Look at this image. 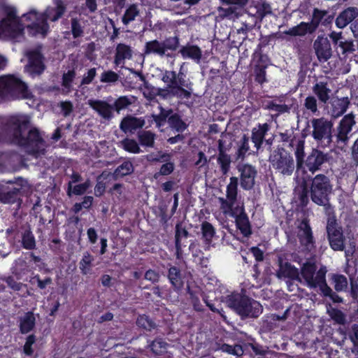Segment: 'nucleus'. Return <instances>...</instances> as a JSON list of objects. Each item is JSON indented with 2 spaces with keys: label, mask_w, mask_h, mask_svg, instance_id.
I'll return each instance as SVG.
<instances>
[{
  "label": "nucleus",
  "mask_w": 358,
  "mask_h": 358,
  "mask_svg": "<svg viewBox=\"0 0 358 358\" xmlns=\"http://www.w3.org/2000/svg\"><path fill=\"white\" fill-rule=\"evenodd\" d=\"M9 185L6 189L0 190V201L4 203H15L21 201L22 188L27 185V180L21 177L15 178V180H2Z\"/></svg>",
  "instance_id": "obj_10"
},
{
  "label": "nucleus",
  "mask_w": 358,
  "mask_h": 358,
  "mask_svg": "<svg viewBox=\"0 0 358 358\" xmlns=\"http://www.w3.org/2000/svg\"><path fill=\"white\" fill-rule=\"evenodd\" d=\"M313 127L312 136L318 142L326 143L327 145L332 141L334 124L331 120L322 117L311 120Z\"/></svg>",
  "instance_id": "obj_9"
},
{
  "label": "nucleus",
  "mask_w": 358,
  "mask_h": 358,
  "mask_svg": "<svg viewBox=\"0 0 358 358\" xmlns=\"http://www.w3.org/2000/svg\"><path fill=\"white\" fill-rule=\"evenodd\" d=\"M358 16V8L348 7L339 13L335 20L336 26L339 29L345 27Z\"/></svg>",
  "instance_id": "obj_24"
},
{
  "label": "nucleus",
  "mask_w": 358,
  "mask_h": 358,
  "mask_svg": "<svg viewBox=\"0 0 358 358\" xmlns=\"http://www.w3.org/2000/svg\"><path fill=\"white\" fill-rule=\"evenodd\" d=\"M167 278L171 285V288L177 293L180 294L184 287V280L180 268L172 266L169 264Z\"/></svg>",
  "instance_id": "obj_19"
},
{
  "label": "nucleus",
  "mask_w": 358,
  "mask_h": 358,
  "mask_svg": "<svg viewBox=\"0 0 358 358\" xmlns=\"http://www.w3.org/2000/svg\"><path fill=\"white\" fill-rule=\"evenodd\" d=\"M22 30L20 20L12 21L9 19L0 20V37L15 38L22 33Z\"/></svg>",
  "instance_id": "obj_17"
},
{
  "label": "nucleus",
  "mask_w": 358,
  "mask_h": 358,
  "mask_svg": "<svg viewBox=\"0 0 358 358\" xmlns=\"http://www.w3.org/2000/svg\"><path fill=\"white\" fill-rule=\"evenodd\" d=\"M313 92L320 101L327 103L330 99L331 90L329 87L327 82L320 81L313 85Z\"/></svg>",
  "instance_id": "obj_32"
},
{
  "label": "nucleus",
  "mask_w": 358,
  "mask_h": 358,
  "mask_svg": "<svg viewBox=\"0 0 358 358\" xmlns=\"http://www.w3.org/2000/svg\"><path fill=\"white\" fill-rule=\"evenodd\" d=\"M30 96L28 87L13 75L0 77V101L27 99Z\"/></svg>",
  "instance_id": "obj_5"
},
{
  "label": "nucleus",
  "mask_w": 358,
  "mask_h": 358,
  "mask_svg": "<svg viewBox=\"0 0 358 358\" xmlns=\"http://www.w3.org/2000/svg\"><path fill=\"white\" fill-rule=\"evenodd\" d=\"M297 237L301 245L305 250L311 252L315 249V239L308 219H303L298 226Z\"/></svg>",
  "instance_id": "obj_12"
},
{
  "label": "nucleus",
  "mask_w": 358,
  "mask_h": 358,
  "mask_svg": "<svg viewBox=\"0 0 358 358\" xmlns=\"http://www.w3.org/2000/svg\"><path fill=\"white\" fill-rule=\"evenodd\" d=\"M184 65L185 63L180 65L178 72L166 70L162 73V80L166 84L167 88L161 90V96L176 97L181 100L191 98L192 84L182 71Z\"/></svg>",
  "instance_id": "obj_3"
},
{
  "label": "nucleus",
  "mask_w": 358,
  "mask_h": 358,
  "mask_svg": "<svg viewBox=\"0 0 358 358\" xmlns=\"http://www.w3.org/2000/svg\"><path fill=\"white\" fill-rule=\"evenodd\" d=\"M94 260V257L89 252L83 253V258L79 262V268L83 275H87L90 273Z\"/></svg>",
  "instance_id": "obj_48"
},
{
  "label": "nucleus",
  "mask_w": 358,
  "mask_h": 358,
  "mask_svg": "<svg viewBox=\"0 0 358 358\" xmlns=\"http://www.w3.org/2000/svg\"><path fill=\"white\" fill-rule=\"evenodd\" d=\"M136 97L134 96H121L115 99L113 103V110L120 113L121 110L129 108L134 101Z\"/></svg>",
  "instance_id": "obj_41"
},
{
  "label": "nucleus",
  "mask_w": 358,
  "mask_h": 358,
  "mask_svg": "<svg viewBox=\"0 0 358 358\" xmlns=\"http://www.w3.org/2000/svg\"><path fill=\"white\" fill-rule=\"evenodd\" d=\"M328 159L329 155L327 153H324L321 150L314 148L308 155L305 161V166L310 172L315 173L321 169L322 165L327 162Z\"/></svg>",
  "instance_id": "obj_13"
},
{
  "label": "nucleus",
  "mask_w": 358,
  "mask_h": 358,
  "mask_svg": "<svg viewBox=\"0 0 358 358\" xmlns=\"http://www.w3.org/2000/svg\"><path fill=\"white\" fill-rule=\"evenodd\" d=\"M71 32L74 39L82 37L84 34V27L78 17L71 19Z\"/></svg>",
  "instance_id": "obj_56"
},
{
  "label": "nucleus",
  "mask_w": 358,
  "mask_h": 358,
  "mask_svg": "<svg viewBox=\"0 0 358 358\" xmlns=\"http://www.w3.org/2000/svg\"><path fill=\"white\" fill-rule=\"evenodd\" d=\"M317 278L320 282H323L319 287L321 294L323 296L329 298L334 303H340L343 302L342 297H341L336 292H334L327 285L326 279H324V276L320 274Z\"/></svg>",
  "instance_id": "obj_36"
},
{
  "label": "nucleus",
  "mask_w": 358,
  "mask_h": 358,
  "mask_svg": "<svg viewBox=\"0 0 358 358\" xmlns=\"http://www.w3.org/2000/svg\"><path fill=\"white\" fill-rule=\"evenodd\" d=\"M123 149L130 153L138 154L142 152L138 143L133 138H125L121 141Z\"/></svg>",
  "instance_id": "obj_51"
},
{
  "label": "nucleus",
  "mask_w": 358,
  "mask_h": 358,
  "mask_svg": "<svg viewBox=\"0 0 358 358\" xmlns=\"http://www.w3.org/2000/svg\"><path fill=\"white\" fill-rule=\"evenodd\" d=\"M155 134L151 131H141L138 134L139 144L142 146L153 148L155 145Z\"/></svg>",
  "instance_id": "obj_43"
},
{
  "label": "nucleus",
  "mask_w": 358,
  "mask_h": 358,
  "mask_svg": "<svg viewBox=\"0 0 358 358\" xmlns=\"http://www.w3.org/2000/svg\"><path fill=\"white\" fill-rule=\"evenodd\" d=\"M66 11V6L62 1H58L55 8H50L40 14L41 17H45L46 22L50 20L52 22H55L62 17Z\"/></svg>",
  "instance_id": "obj_35"
},
{
  "label": "nucleus",
  "mask_w": 358,
  "mask_h": 358,
  "mask_svg": "<svg viewBox=\"0 0 358 358\" xmlns=\"http://www.w3.org/2000/svg\"><path fill=\"white\" fill-rule=\"evenodd\" d=\"M324 10H321L317 8H315L313 10L311 20L310 22H308L307 24L313 34L317 31L319 26L322 24V19L324 18Z\"/></svg>",
  "instance_id": "obj_40"
},
{
  "label": "nucleus",
  "mask_w": 358,
  "mask_h": 358,
  "mask_svg": "<svg viewBox=\"0 0 358 358\" xmlns=\"http://www.w3.org/2000/svg\"><path fill=\"white\" fill-rule=\"evenodd\" d=\"M170 155L162 152V151H159L157 153L152 152L145 156L147 161L151 163L166 162L170 159Z\"/></svg>",
  "instance_id": "obj_63"
},
{
  "label": "nucleus",
  "mask_w": 358,
  "mask_h": 358,
  "mask_svg": "<svg viewBox=\"0 0 358 358\" xmlns=\"http://www.w3.org/2000/svg\"><path fill=\"white\" fill-rule=\"evenodd\" d=\"M34 15H36V21L28 25L27 29L33 35L41 34L43 36H45L50 29L45 17H41L40 14L37 15L36 13H34Z\"/></svg>",
  "instance_id": "obj_28"
},
{
  "label": "nucleus",
  "mask_w": 358,
  "mask_h": 358,
  "mask_svg": "<svg viewBox=\"0 0 358 358\" xmlns=\"http://www.w3.org/2000/svg\"><path fill=\"white\" fill-rule=\"evenodd\" d=\"M326 230L330 248L334 251L344 250L345 238L343 228L334 216L328 218Z\"/></svg>",
  "instance_id": "obj_8"
},
{
  "label": "nucleus",
  "mask_w": 358,
  "mask_h": 358,
  "mask_svg": "<svg viewBox=\"0 0 358 358\" xmlns=\"http://www.w3.org/2000/svg\"><path fill=\"white\" fill-rule=\"evenodd\" d=\"M164 162L165 163L161 166L159 171L155 173V174H154L155 179L157 180L162 176H169L173 172V171L175 169L174 163L172 162H170V159H169L168 161Z\"/></svg>",
  "instance_id": "obj_57"
},
{
  "label": "nucleus",
  "mask_w": 358,
  "mask_h": 358,
  "mask_svg": "<svg viewBox=\"0 0 358 358\" xmlns=\"http://www.w3.org/2000/svg\"><path fill=\"white\" fill-rule=\"evenodd\" d=\"M76 76L75 69L69 70L66 73H64L62 78V85L65 89L70 90Z\"/></svg>",
  "instance_id": "obj_64"
},
{
  "label": "nucleus",
  "mask_w": 358,
  "mask_h": 358,
  "mask_svg": "<svg viewBox=\"0 0 358 358\" xmlns=\"http://www.w3.org/2000/svg\"><path fill=\"white\" fill-rule=\"evenodd\" d=\"M331 280L336 292L344 291L348 287V280L344 275L338 273L333 274Z\"/></svg>",
  "instance_id": "obj_50"
},
{
  "label": "nucleus",
  "mask_w": 358,
  "mask_h": 358,
  "mask_svg": "<svg viewBox=\"0 0 358 358\" xmlns=\"http://www.w3.org/2000/svg\"><path fill=\"white\" fill-rule=\"evenodd\" d=\"M244 347H245V353L246 354H250L251 356L254 355H260V356H265L268 352V348L264 347L259 343L257 342L254 343H245L244 342Z\"/></svg>",
  "instance_id": "obj_39"
},
{
  "label": "nucleus",
  "mask_w": 358,
  "mask_h": 358,
  "mask_svg": "<svg viewBox=\"0 0 358 358\" xmlns=\"http://www.w3.org/2000/svg\"><path fill=\"white\" fill-rule=\"evenodd\" d=\"M317 267L315 264L306 262L303 264L301 269V275L302 278L305 280L308 287L310 288H316L320 287V285L323 283L318 280L319 275H322L324 276V279H326V273L327 270L325 267H321L317 272L316 273V275H315L316 272Z\"/></svg>",
  "instance_id": "obj_11"
},
{
  "label": "nucleus",
  "mask_w": 358,
  "mask_h": 358,
  "mask_svg": "<svg viewBox=\"0 0 358 358\" xmlns=\"http://www.w3.org/2000/svg\"><path fill=\"white\" fill-rule=\"evenodd\" d=\"M227 302L242 319L257 318L263 311L259 301L243 294L233 292L227 296Z\"/></svg>",
  "instance_id": "obj_4"
},
{
  "label": "nucleus",
  "mask_w": 358,
  "mask_h": 358,
  "mask_svg": "<svg viewBox=\"0 0 358 358\" xmlns=\"http://www.w3.org/2000/svg\"><path fill=\"white\" fill-rule=\"evenodd\" d=\"M36 317L33 311H28L18 319V327L22 334L32 331L36 327Z\"/></svg>",
  "instance_id": "obj_26"
},
{
  "label": "nucleus",
  "mask_w": 358,
  "mask_h": 358,
  "mask_svg": "<svg viewBox=\"0 0 358 358\" xmlns=\"http://www.w3.org/2000/svg\"><path fill=\"white\" fill-rule=\"evenodd\" d=\"M88 104L103 119L109 120L113 117V106L110 105L108 102L99 99H90L88 101Z\"/></svg>",
  "instance_id": "obj_22"
},
{
  "label": "nucleus",
  "mask_w": 358,
  "mask_h": 358,
  "mask_svg": "<svg viewBox=\"0 0 358 358\" xmlns=\"http://www.w3.org/2000/svg\"><path fill=\"white\" fill-rule=\"evenodd\" d=\"M165 53L169 50L171 52L176 51L180 47V38L178 36H169L162 41Z\"/></svg>",
  "instance_id": "obj_49"
},
{
  "label": "nucleus",
  "mask_w": 358,
  "mask_h": 358,
  "mask_svg": "<svg viewBox=\"0 0 358 358\" xmlns=\"http://www.w3.org/2000/svg\"><path fill=\"white\" fill-rule=\"evenodd\" d=\"M131 57L132 50L130 46L124 43H118L116 46L113 63L116 66L123 65L125 59H129Z\"/></svg>",
  "instance_id": "obj_30"
},
{
  "label": "nucleus",
  "mask_w": 358,
  "mask_h": 358,
  "mask_svg": "<svg viewBox=\"0 0 358 358\" xmlns=\"http://www.w3.org/2000/svg\"><path fill=\"white\" fill-rule=\"evenodd\" d=\"M236 228L245 237H249L252 234V226L246 213H242L235 219Z\"/></svg>",
  "instance_id": "obj_37"
},
{
  "label": "nucleus",
  "mask_w": 358,
  "mask_h": 358,
  "mask_svg": "<svg viewBox=\"0 0 358 358\" xmlns=\"http://www.w3.org/2000/svg\"><path fill=\"white\" fill-rule=\"evenodd\" d=\"M220 349L223 352L229 355H235L236 357H241L245 353L244 342L241 344L229 345L227 343H223L221 345Z\"/></svg>",
  "instance_id": "obj_42"
},
{
  "label": "nucleus",
  "mask_w": 358,
  "mask_h": 358,
  "mask_svg": "<svg viewBox=\"0 0 358 358\" xmlns=\"http://www.w3.org/2000/svg\"><path fill=\"white\" fill-rule=\"evenodd\" d=\"M311 29L308 27L307 22H301L296 26L289 28L283 31V34L290 36H305L306 34H313Z\"/></svg>",
  "instance_id": "obj_38"
},
{
  "label": "nucleus",
  "mask_w": 358,
  "mask_h": 358,
  "mask_svg": "<svg viewBox=\"0 0 358 358\" xmlns=\"http://www.w3.org/2000/svg\"><path fill=\"white\" fill-rule=\"evenodd\" d=\"M355 123V116L352 113L344 115L338 127V141L345 143L348 140V135Z\"/></svg>",
  "instance_id": "obj_18"
},
{
  "label": "nucleus",
  "mask_w": 358,
  "mask_h": 358,
  "mask_svg": "<svg viewBox=\"0 0 358 358\" xmlns=\"http://www.w3.org/2000/svg\"><path fill=\"white\" fill-rule=\"evenodd\" d=\"M218 152L217 162L220 165L222 173L225 175L230 169L231 157L225 152L222 140L218 141Z\"/></svg>",
  "instance_id": "obj_34"
},
{
  "label": "nucleus",
  "mask_w": 358,
  "mask_h": 358,
  "mask_svg": "<svg viewBox=\"0 0 358 358\" xmlns=\"http://www.w3.org/2000/svg\"><path fill=\"white\" fill-rule=\"evenodd\" d=\"M145 120L142 117L127 115L123 117L120 124V129L125 134L134 133L145 125Z\"/></svg>",
  "instance_id": "obj_20"
},
{
  "label": "nucleus",
  "mask_w": 358,
  "mask_h": 358,
  "mask_svg": "<svg viewBox=\"0 0 358 358\" xmlns=\"http://www.w3.org/2000/svg\"><path fill=\"white\" fill-rule=\"evenodd\" d=\"M269 161L276 172L291 176L296 167L292 155L282 147L278 146L271 154Z\"/></svg>",
  "instance_id": "obj_6"
},
{
  "label": "nucleus",
  "mask_w": 358,
  "mask_h": 358,
  "mask_svg": "<svg viewBox=\"0 0 358 358\" xmlns=\"http://www.w3.org/2000/svg\"><path fill=\"white\" fill-rule=\"evenodd\" d=\"M279 269L277 271V276L281 278H288L292 280L299 279V272L297 268L292 265L289 262H284L281 257L278 258Z\"/></svg>",
  "instance_id": "obj_25"
},
{
  "label": "nucleus",
  "mask_w": 358,
  "mask_h": 358,
  "mask_svg": "<svg viewBox=\"0 0 358 358\" xmlns=\"http://www.w3.org/2000/svg\"><path fill=\"white\" fill-rule=\"evenodd\" d=\"M295 157H296V170L299 171L303 167L305 164L304 157H305V152H304V144L303 142L299 141L295 150Z\"/></svg>",
  "instance_id": "obj_53"
},
{
  "label": "nucleus",
  "mask_w": 358,
  "mask_h": 358,
  "mask_svg": "<svg viewBox=\"0 0 358 358\" xmlns=\"http://www.w3.org/2000/svg\"><path fill=\"white\" fill-rule=\"evenodd\" d=\"M143 53L147 55H155L162 57L164 56L166 57H172V55L169 53H165L162 42L157 39H154L145 43L143 49Z\"/></svg>",
  "instance_id": "obj_29"
},
{
  "label": "nucleus",
  "mask_w": 358,
  "mask_h": 358,
  "mask_svg": "<svg viewBox=\"0 0 358 358\" xmlns=\"http://www.w3.org/2000/svg\"><path fill=\"white\" fill-rule=\"evenodd\" d=\"M250 150L249 137L246 134H243L240 141L236 155L238 159H243L246 153Z\"/></svg>",
  "instance_id": "obj_58"
},
{
  "label": "nucleus",
  "mask_w": 358,
  "mask_h": 358,
  "mask_svg": "<svg viewBox=\"0 0 358 358\" xmlns=\"http://www.w3.org/2000/svg\"><path fill=\"white\" fill-rule=\"evenodd\" d=\"M29 282L32 285H36L40 289H44L47 286L50 285L52 283V280L50 277H46L44 279H41L40 275L36 274L31 278Z\"/></svg>",
  "instance_id": "obj_59"
},
{
  "label": "nucleus",
  "mask_w": 358,
  "mask_h": 358,
  "mask_svg": "<svg viewBox=\"0 0 358 358\" xmlns=\"http://www.w3.org/2000/svg\"><path fill=\"white\" fill-rule=\"evenodd\" d=\"M36 342V336L35 334H31L26 338L25 343L23 346V353L28 357L32 356L34 354L33 345Z\"/></svg>",
  "instance_id": "obj_62"
},
{
  "label": "nucleus",
  "mask_w": 358,
  "mask_h": 358,
  "mask_svg": "<svg viewBox=\"0 0 358 358\" xmlns=\"http://www.w3.org/2000/svg\"><path fill=\"white\" fill-rule=\"evenodd\" d=\"M93 197L91 196H85L83 200L80 203H76L72 208L71 211L75 214L78 213L83 208L90 209L93 203Z\"/></svg>",
  "instance_id": "obj_60"
},
{
  "label": "nucleus",
  "mask_w": 358,
  "mask_h": 358,
  "mask_svg": "<svg viewBox=\"0 0 358 358\" xmlns=\"http://www.w3.org/2000/svg\"><path fill=\"white\" fill-rule=\"evenodd\" d=\"M134 170L133 164L130 161H124L115 169L113 175L116 178H122L131 174Z\"/></svg>",
  "instance_id": "obj_46"
},
{
  "label": "nucleus",
  "mask_w": 358,
  "mask_h": 358,
  "mask_svg": "<svg viewBox=\"0 0 358 358\" xmlns=\"http://www.w3.org/2000/svg\"><path fill=\"white\" fill-rule=\"evenodd\" d=\"M189 236V231L180 223L176 225V234H175V247H176V257L177 259H181L182 258V238H187Z\"/></svg>",
  "instance_id": "obj_31"
},
{
  "label": "nucleus",
  "mask_w": 358,
  "mask_h": 358,
  "mask_svg": "<svg viewBox=\"0 0 358 358\" xmlns=\"http://www.w3.org/2000/svg\"><path fill=\"white\" fill-rule=\"evenodd\" d=\"M202 238L206 244H210L214 236L215 235V229L213 224L207 221L202 222L201 225Z\"/></svg>",
  "instance_id": "obj_44"
},
{
  "label": "nucleus",
  "mask_w": 358,
  "mask_h": 358,
  "mask_svg": "<svg viewBox=\"0 0 358 358\" xmlns=\"http://www.w3.org/2000/svg\"><path fill=\"white\" fill-rule=\"evenodd\" d=\"M315 55L320 62H327L332 56L331 43L327 37L320 35L313 43Z\"/></svg>",
  "instance_id": "obj_14"
},
{
  "label": "nucleus",
  "mask_w": 358,
  "mask_h": 358,
  "mask_svg": "<svg viewBox=\"0 0 358 358\" xmlns=\"http://www.w3.org/2000/svg\"><path fill=\"white\" fill-rule=\"evenodd\" d=\"M267 65L256 64L254 68L255 81L260 85L268 82L266 69Z\"/></svg>",
  "instance_id": "obj_55"
},
{
  "label": "nucleus",
  "mask_w": 358,
  "mask_h": 358,
  "mask_svg": "<svg viewBox=\"0 0 358 358\" xmlns=\"http://www.w3.org/2000/svg\"><path fill=\"white\" fill-rule=\"evenodd\" d=\"M350 104V99L346 97H336L331 101L330 113L335 118L342 116Z\"/></svg>",
  "instance_id": "obj_27"
},
{
  "label": "nucleus",
  "mask_w": 358,
  "mask_h": 358,
  "mask_svg": "<svg viewBox=\"0 0 358 358\" xmlns=\"http://www.w3.org/2000/svg\"><path fill=\"white\" fill-rule=\"evenodd\" d=\"M136 324L146 331H151L156 328L155 322L146 315H139L136 320Z\"/></svg>",
  "instance_id": "obj_54"
},
{
  "label": "nucleus",
  "mask_w": 358,
  "mask_h": 358,
  "mask_svg": "<svg viewBox=\"0 0 358 358\" xmlns=\"http://www.w3.org/2000/svg\"><path fill=\"white\" fill-rule=\"evenodd\" d=\"M45 69L43 55L38 51L30 52L28 57V64L25 66L26 71L30 76L32 77L40 76L43 73Z\"/></svg>",
  "instance_id": "obj_15"
},
{
  "label": "nucleus",
  "mask_w": 358,
  "mask_h": 358,
  "mask_svg": "<svg viewBox=\"0 0 358 358\" xmlns=\"http://www.w3.org/2000/svg\"><path fill=\"white\" fill-rule=\"evenodd\" d=\"M140 11L136 4H131L124 11L122 17V22L123 24L128 25L130 22L134 21L135 18L139 15Z\"/></svg>",
  "instance_id": "obj_47"
},
{
  "label": "nucleus",
  "mask_w": 358,
  "mask_h": 358,
  "mask_svg": "<svg viewBox=\"0 0 358 358\" xmlns=\"http://www.w3.org/2000/svg\"><path fill=\"white\" fill-rule=\"evenodd\" d=\"M329 38L336 48H340L343 54L351 53L355 50L353 42L348 41L342 36V32L331 31Z\"/></svg>",
  "instance_id": "obj_23"
},
{
  "label": "nucleus",
  "mask_w": 358,
  "mask_h": 358,
  "mask_svg": "<svg viewBox=\"0 0 358 358\" xmlns=\"http://www.w3.org/2000/svg\"><path fill=\"white\" fill-rule=\"evenodd\" d=\"M168 123L172 129H174L178 132L185 131L187 127L178 113H172L168 118Z\"/></svg>",
  "instance_id": "obj_45"
},
{
  "label": "nucleus",
  "mask_w": 358,
  "mask_h": 358,
  "mask_svg": "<svg viewBox=\"0 0 358 358\" xmlns=\"http://www.w3.org/2000/svg\"><path fill=\"white\" fill-rule=\"evenodd\" d=\"M6 234L10 242L14 244L20 243L23 249L27 250L36 249V238L29 225L19 227L17 224H13L6 229Z\"/></svg>",
  "instance_id": "obj_7"
},
{
  "label": "nucleus",
  "mask_w": 358,
  "mask_h": 358,
  "mask_svg": "<svg viewBox=\"0 0 358 358\" xmlns=\"http://www.w3.org/2000/svg\"><path fill=\"white\" fill-rule=\"evenodd\" d=\"M271 129V126L268 123H258L257 127L252 129L251 141L254 143L255 147L258 151L262 148L265 136Z\"/></svg>",
  "instance_id": "obj_21"
},
{
  "label": "nucleus",
  "mask_w": 358,
  "mask_h": 358,
  "mask_svg": "<svg viewBox=\"0 0 358 358\" xmlns=\"http://www.w3.org/2000/svg\"><path fill=\"white\" fill-rule=\"evenodd\" d=\"M238 170L241 173V186L245 190H250L255 185V179L257 176V170L255 166L244 164L238 166Z\"/></svg>",
  "instance_id": "obj_16"
},
{
  "label": "nucleus",
  "mask_w": 358,
  "mask_h": 358,
  "mask_svg": "<svg viewBox=\"0 0 358 358\" xmlns=\"http://www.w3.org/2000/svg\"><path fill=\"white\" fill-rule=\"evenodd\" d=\"M301 192L299 200L302 207H306L311 201L320 206L329 204V195L333 185L328 176L324 174H317L314 177H303L300 183Z\"/></svg>",
  "instance_id": "obj_2"
},
{
  "label": "nucleus",
  "mask_w": 358,
  "mask_h": 358,
  "mask_svg": "<svg viewBox=\"0 0 358 358\" xmlns=\"http://www.w3.org/2000/svg\"><path fill=\"white\" fill-rule=\"evenodd\" d=\"M183 59H191L197 62L201 59L202 51L201 48L196 45H192L187 43L180 48L178 52Z\"/></svg>",
  "instance_id": "obj_33"
},
{
  "label": "nucleus",
  "mask_w": 358,
  "mask_h": 358,
  "mask_svg": "<svg viewBox=\"0 0 358 358\" xmlns=\"http://www.w3.org/2000/svg\"><path fill=\"white\" fill-rule=\"evenodd\" d=\"M29 124L26 116H0V144L17 145L35 157L45 154V141L37 128H31L26 136H23Z\"/></svg>",
  "instance_id": "obj_1"
},
{
  "label": "nucleus",
  "mask_w": 358,
  "mask_h": 358,
  "mask_svg": "<svg viewBox=\"0 0 358 358\" xmlns=\"http://www.w3.org/2000/svg\"><path fill=\"white\" fill-rule=\"evenodd\" d=\"M238 178L232 176L230 178V182L227 186V198L229 200H237L238 195Z\"/></svg>",
  "instance_id": "obj_52"
},
{
  "label": "nucleus",
  "mask_w": 358,
  "mask_h": 358,
  "mask_svg": "<svg viewBox=\"0 0 358 358\" xmlns=\"http://www.w3.org/2000/svg\"><path fill=\"white\" fill-rule=\"evenodd\" d=\"M167 343L162 338L154 340L150 345L151 350L156 355H162L166 350Z\"/></svg>",
  "instance_id": "obj_61"
}]
</instances>
